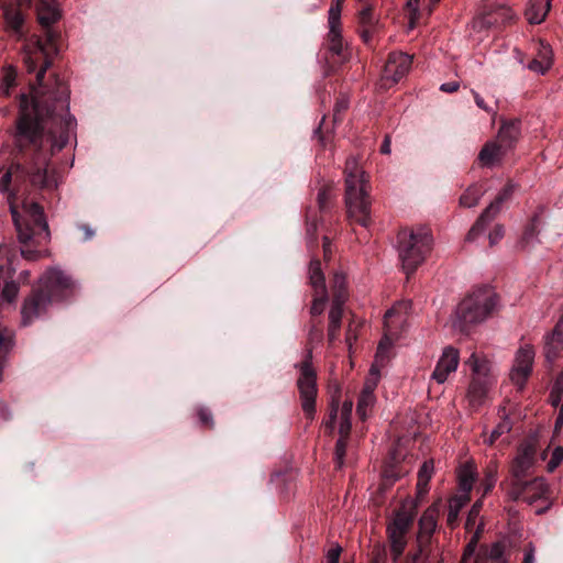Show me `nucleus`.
<instances>
[{
    "label": "nucleus",
    "mask_w": 563,
    "mask_h": 563,
    "mask_svg": "<svg viewBox=\"0 0 563 563\" xmlns=\"http://www.w3.org/2000/svg\"><path fill=\"white\" fill-rule=\"evenodd\" d=\"M20 1L35 7L43 35L32 34L25 43L24 66L35 74V80L30 84V95L19 96L13 157L0 176V191L7 195L18 234H51L43 207L27 196L57 188L51 158L68 143L76 120L69 113L68 86L55 73L47 76L59 52L60 33L52 29L59 19L55 0Z\"/></svg>",
    "instance_id": "obj_1"
},
{
    "label": "nucleus",
    "mask_w": 563,
    "mask_h": 563,
    "mask_svg": "<svg viewBox=\"0 0 563 563\" xmlns=\"http://www.w3.org/2000/svg\"><path fill=\"white\" fill-rule=\"evenodd\" d=\"M76 289L75 282L65 272L58 268L47 269L40 279L38 286L33 288L24 299L22 306V324L29 325L46 312L49 305L69 299Z\"/></svg>",
    "instance_id": "obj_2"
},
{
    "label": "nucleus",
    "mask_w": 563,
    "mask_h": 563,
    "mask_svg": "<svg viewBox=\"0 0 563 563\" xmlns=\"http://www.w3.org/2000/svg\"><path fill=\"white\" fill-rule=\"evenodd\" d=\"M499 302L498 295L489 286H481L465 296L457 305L453 327L462 333L470 330L496 311Z\"/></svg>",
    "instance_id": "obj_3"
},
{
    "label": "nucleus",
    "mask_w": 563,
    "mask_h": 563,
    "mask_svg": "<svg viewBox=\"0 0 563 563\" xmlns=\"http://www.w3.org/2000/svg\"><path fill=\"white\" fill-rule=\"evenodd\" d=\"M345 205L349 218L367 228L371 224L369 197L366 190L367 181L364 172L355 158H349L345 164Z\"/></svg>",
    "instance_id": "obj_4"
},
{
    "label": "nucleus",
    "mask_w": 563,
    "mask_h": 563,
    "mask_svg": "<svg viewBox=\"0 0 563 563\" xmlns=\"http://www.w3.org/2000/svg\"><path fill=\"white\" fill-rule=\"evenodd\" d=\"M398 253L407 276L415 273L431 252L433 239L430 229H401L397 234Z\"/></svg>",
    "instance_id": "obj_5"
},
{
    "label": "nucleus",
    "mask_w": 563,
    "mask_h": 563,
    "mask_svg": "<svg viewBox=\"0 0 563 563\" xmlns=\"http://www.w3.org/2000/svg\"><path fill=\"white\" fill-rule=\"evenodd\" d=\"M296 367L299 368L297 387L301 400V408L307 419L312 420L316 415V400L318 394L317 373L312 367V346L306 351L305 358Z\"/></svg>",
    "instance_id": "obj_6"
},
{
    "label": "nucleus",
    "mask_w": 563,
    "mask_h": 563,
    "mask_svg": "<svg viewBox=\"0 0 563 563\" xmlns=\"http://www.w3.org/2000/svg\"><path fill=\"white\" fill-rule=\"evenodd\" d=\"M413 518L405 510L395 514L394 519L387 526V537L390 545V554L394 562H398L407 547V533Z\"/></svg>",
    "instance_id": "obj_7"
},
{
    "label": "nucleus",
    "mask_w": 563,
    "mask_h": 563,
    "mask_svg": "<svg viewBox=\"0 0 563 563\" xmlns=\"http://www.w3.org/2000/svg\"><path fill=\"white\" fill-rule=\"evenodd\" d=\"M516 185L508 181L499 191L494 201L482 212L476 222L470 229L466 241L473 242L479 236L488 223L500 212L504 202L508 201L515 192Z\"/></svg>",
    "instance_id": "obj_8"
},
{
    "label": "nucleus",
    "mask_w": 563,
    "mask_h": 563,
    "mask_svg": "<svg viewBox=\"0 0 563 563\" xmlns=\"http://www.w3.org/2000/svg\"><path fill=\"white\" fill-rule=\"evenodd\" d=\"M412 65V57L407 53L391 52L388 54L380 76V88L389 89L407 76Z\"/></svg>",
    "instance_id": "obj_9"
},
{
    "label": "nucleus",
    "mask_w": 563,
    "mask_h": 563,
    "mask_svg": "<svg viewBox=\"0 0 563 563\" xmlns=\"http://www.w3.org/2000/svg\"><path fill=\"white\" fill-rule=\"evenodd\" d=\"M10 250L0 245V305L11 303L19 291V285L12 279L14 268L11 267Z\"/></svg>",
    "instance_id": "obj_10"
},
{
    "label": "nucleus",
    "mask_w": 563,
    "mask_h": 563,
    "mask_svg": "<svg viewBox=\"0 0 563 563\" xmlns=\"http://www.w3.org/2000/svg\"><path fill=\"white\" fill-rule=\"evenodd\" d=\"M309 278H310V283H311L312 287L316 289V291L321 294L319 297H316L313 299L311 308H310V314H311V318L320 319V316L322 314L324 307H325L327 296H325V279H324V275L321 271V263L319 260H312L310 262Z\"/></svg>",
    "instance_id": "obj_11"
},
{
    "label": "nucleus",
    "mask_w": 563,
    "mask_h": 563,
    "mask_svg": "<svg viewBox=\"0 0 563 563\" xmlns=\"http://www.w3.org/2000/svg\"><path fill=\"white\" fill-rule=\"evenodd\" d=\"M533 360L534 350L531 345H525L518 350L510 374L514 384L519 387H523L532 372Z\"/></svg>",
    "instance_id": "obj_12"
},
{
    "label": "nucleus",
    "mask_w": 563,
    "mask_h": 563,
    "mask_svg": "<svg viewBox=\"0 0 563 563\" xmlns=\"http://www.w3.org/2000/svg\"><path fill=\"white\" fill-rule=\"evenodd\" d=\"M543 355L549 364L554 363L563 355V316L559 319L553 330L544 335Z\"/></svg>",
    "instance_id": "obj_13"
},
{
    "label": "nucleus",
    "mask_w": 563,
    "mask_h": 563,
    "mask_svg": "<svg viewBox=\"0 0 563 563\" xmlns=\"http://www.w3.org/2000/svg\"><path fill=\"white\" fill-rule=\"evenodd\" d=\"M548 494V485L543 478L537 477L526 482L518 490L511 489L510 495L514 499H521L532 505L539 499L545 498Z\"/></svg>",
    "instance_id": "obj_14"
},
{
    "label": "nucleus",
    "mask_w": 563,
    "mask_h": 563,
    "mask_svg": "<svg viewBox=\"0 0 563 563\" xmlns=\"http://www.w3.org/2000/svg\"><path fill=\"white\" fill-rule=\"evenodd\" d=\"M459 360V351L452 346H446L437 363L432 377L440 384L444 383L449 374L456 371Z\"/></svg>",
    "instance_id": "obj_15"
},
{
    "label": "nucleus",
    "mask_w": 563,
    "mask_h": 563,
    "mask_svg": "<svg viewBox=\"0 0 563 563\" xmlns=\"http://www.w3.org/2000/svg\"><path fill=\"white\" fill-rule=\"evenodd\" d=\"M407 302H400L398 305L393 306L388 309L384 316V339L379 342L378 349H383L385 342L391 343L394 336L397 334V327L405 321V318L401 316V310L407 309Z\"/></svg>",
    "instance_id": "obj_16"
},
{
    "label": "nucleus",
    "mask_w": 563,
    "mask_h": 563,
    "mask_svg": "<svg viewBox=\"0 0 563 563\" xmlns=\"http://www.w3.org/2000/svg\"><path fill=\"white\" fill-rule=\"evenodd\" d=\"M4 21L9 31L14 35L19 41H23V57L25 56V43L31 38V35H27V30L25 27V19L20 9L16 8H7L4 10Z\"/></svg>",
    "instance_id": "obj_17"
},
{
    "label": "nucleus",
    "mask_w": 563,
    "mask_h": 563,
    "mask_svg": "<svg viewBox=\"0 0 563 563\" xmlns=\"http://www.w3.org/2000/svg\"><path fill=\"white\" fill-rule=\"evenodd\" d=\"M490 385V377H472L467 391V397L470 400V405L473 408L481 406L485 401Z\"/></svg>",
    "instance_id": "obj_18"
},
{
    "label": "nucleus",
    "mask_w": 563,
    "mask_h": 563,
    "mask_svg": "<svg viewBox=\"0 0 563 563\" xmlns=\"http://www.w3.org/2000/svg\"><path fill=\"white\" fill-rule=\"evenodd\" d=\"M342 297L336 300H332L331 309L329 312V324H328V341L329 344H333L340 336V330L342 324L343 308Z\"/></svg>",
    "instance_id": "obj_19"
},
{
    "label": "nucleus",
    "mask_w": 563,
    "mask_h": 563,
    "mask_svg": "<svg viewBox=\"0 0 563 563\" xmlns=\"http://www.w3.org/2000/svg\"><path fill=\"white\" fill-rule=\"evenodd\" d=\"M457 483L460 494L470 496L474 482L477 478V467L472 461L461 464L457 468Z\"/></svg>",
    "instance_id": "obj_20"
},
{
    "label": "nucleus",
    "mask_w": 563,
    "mask_h": 563,
    "mask_svg": "<svg viewBox=\"0 0 563 563\" xmlns=\"http://www.w3.org/2000/svg\"><path fill=\"white\" fill-rule=\"evenodd\" d=\"M552 0H529L525 15L529 23L540 24L543 22L551 9Z\"/></svg>",
    "instance_id": "obj_21"
},
{
    "label": "nucleus",
    "mask_w": 563,
    "mask_h": 563,
    "mask_svg": "<svg viewBox=\"0 0 563 563\" xmlns=\"http://www.w3.org/2000/svg\"><path fill=\"white\" fill-rule=\"evenodd\" d=\"M519 134H520V121L519 120L504 121L499 129V132H498L499 143L506 150H508L517 141Z\"/></svg>",
    "instance_id": "obj_22"
},
{
    "label": "nucleus",
    "mask_w": 563,
    "mask_h": 563,
    "mask_svg": "<svg viewBox=\"0 0 563 563\" xmlns=\"http://www.w3.org/2000/svg\"><path fill=\"white\" fill-rule=\"evenodd\" d=\"M509 10L507 8L500 7L495 12H487L483 14L481 18L474 21L475 30H484L490 29L499 23V19L501 22H506L509 19Z\"/></svg>",
    "instance_id": "obj_23"
},
{
    "label": "nucleus",
    "mask_w": 563,
    "mask_h": 563,
    "mask_svg": "<svg viewBox=\"0 0 563 563\" xmlns=\"http://www.w3.org/2000/svg\"><path fill=\"white\" fill-rule=\"evenodd\" d=\"M506 148L497 142H487L478 154V159L484 166H492L505 154Z\"/></svg>",
    "instance_id": "obj_24"
},
{
    "label": "nucleus",
    "mask_w": 563,
    "mask_h": 563,
    "mask_svg": "<svg viewBox=\"0 0 563 563\" xmlns=\"http://www.w3.org/2000/svg\"><path fill=\"white\" fill-rule=\"evenodd\" d=\"M376 386V383L369 384L366 383L363 390L360 394L357 407H356V413L362 420H365L367 418V410L371 409L375 401L374 396V388Z\"/></svg>",
    "instance_id": "obj_25"
},
{
    "label": "nucleus",
    "mask_w": 563,
    "mask_h": 563,
    "mask_svg": "<svg viewBox=\"0 0 563 563\" xmlns=\"http://www.w3.org/2000/svg\"><path fill=\"white\" fill-rule=\"evenodd\" d=\"M435 528L437 519L434 512L432 510L424 511L419 520L418 543L422 541L429 542Z\"/></svg>",
    "instance_id": "obj_26"
},
{
    "label": "nucleus",
    "mask_w": 563,
    "mask_h": 563,
    "mask_svg": "<svg viewBox=\"0 0 563 563\" xmlns=\"http://www.w3.org/2000/svg\"><path fill=\"white\" fill-rule=\"evenodd\" d=\"M18 86V71L15 67L7 65L2 68L0 80V96L10 97L13 89Z\"/></svg>",
    "instance_id": "obj_27"
},
{
    "label": "nucleus",
    "mask_w": 563,
    "mask_h": 563,
    "mask_svg": "<svg viewBox=\"0 0 563 563\" xmlns=\"http://www.w3.org/2000/svg\"><path fill=\"white\" fill-rule=\"evenodd\" d=\"M533 460H514L511 472L514 474V487L512 489L518 490L526 483L523 477L533 465Z\"/></svg>",
    "instance_id": "obj_28"
},
{
    "label": "nucleus",
    "mask_w": 563,
    "mask_h": 563,
    "mask_svg": "<svg viewBox=\"0 0 563 563\" xmlns=\"http://www.w3.org/2000/svg\"><path fill=\"white\" fill-rule=\"evenodd\" d=\"M352 423L351 418H341L339 434L340 438L335 444V457H344L346 454V442L351 432Z\"/></svg>",
    "instance_id": "obj_29"
},
{
    "label": "nucleus",
    "mask_w": 563,
    "mask_h": 563,
    "mask_svg": "<svg viewBox=\"0 0 563 563\" xmlns=\"http://www.w3.org/2000/svg\"><path fill=\"white\" fill-rule=\"evenodd\" d=\"M540 223V218L538 214H534L530 222L527 224L521 239L518 242V247L520 250H527L530 245H532L533 240L538 236V225Z\"/></svg>",
    "instance_id": "obj_30"
},
{
    "label": "nucleus",
    "mask_w": 563,
    "mask_h": 563,
    "mask_svg": "<svg viewBox=\"0 0 563 563\" xmlns=\"http://www.w3.org/2000/svg\"><path fill=\"white\" fill-rule=\"evenodd\" d=\"M434 464L433 460H424L418 472L417 490L419 494H424L428 490V483L433 474Z\"/></svg>",
    "instance_id": "obj_31"
},
{
    "label": "nucleus",
    "mask_w": 563,
    "mask_h": 563,
    "mask_svg": "<svg viewBox=\"0 0 563 563\" xmlns=\"http://www.w3.org/2000/svg\"><path fill=\"white\" fill-rule=\"evenodd\" d=\"M484 192L485 189L481 185L474 184L470 186L460 198L461 206L467 208L476 206Z\"/></svg>",
    "instance_id": "obj_32"
},
{
    "label": "nucleus",
    "mask_w": 563,
    "mask_h": 563,
    "mask_svg": "<svg viewBox=\"0 0 563 563\" xmlns=\"http://www.w3.org/2000/svg\"><path fill=\"white\" fill-rule=\"evenodd\" d=\"M466 363L473 372V377H489V362L486 358H482L476 353H473Z\"/></svg>",
    "instance_id": "obj_33"
},
{
    "label": "nucleus",
    "mask_w": 563,
    "mask_h": 563,
    "mask_svg": "<svg viewBox=\"0 0 563 563\" xmlns=\"http://www.w3.org/2000/svg\"><path fill=\"white\" fill-rule=\"evenodd\" d=\"M329 29H330L329 33H328L329 49L333 54L340 55L343 49L341 25H329Z\"/></svg>",
    "instance_id": "obj_34"
},
{
    "label": "nucleus",
    "mask_w": 563,
    "mask_h": 563,
    "mask_svg": "<svg viewBox=\"0 0 563 563\" xmlns=\"http://www.w3.org/2000/svg\"><path fill=\"white\" fill-rule=\"evenodd\" d=\"M468 500L470 496L465 494H459L450 500L448 514V521L450 523L457 518L460 510L468 503Z\"/></svg>",
    "instance_id": "obj_35"
},
{
    "label": "nucleus",
    "mask_w": 563,
    "mask_h": 563,
    "mask_svg": "<svg viewBox=\"0 0 563 563\" xmlns=\"http://www.w3.org/2000/svg\"><path fill=\"white\" fill-rule=\"evenodd\" d=\"M14 334L8 328H0V358L5 361L7 355L14 344Z\"/></svg>",
    "instance_id": "obj_36"
},
{
    "label": "nucleus",
    "mask_w": 563,
    "mask_h": 563,
    "mask_svg": "<svg viewBox=\"0 0 563 563\" xmlns=\"http://www.w3.org/2000/svg\"><path fill=\"white\" fill-rule=\"evenodd\" d=\"M196 416L198 418L199 426L203 429L211 430L214 428V420L211 410L203 406H197Z\"/></svg>",
    "instance_id": "obj_37"
},
{
    "label": "nucleus",
    "mask_w": 563,
    "mask_h": 563,
    "mask_svg": "<svg viewBox=\"0 0 563 563\" xmlns=\"http://www.w3.org/2000/svg\"><path fill=\"white\" fill-rule=\"evenodd\" d=\"M323 340V325L320 319L311 318L308 333V344L320 343Z\"/></svg>",
    "instance_id": "obj_38"
},
{
    "label": "nucleus",
    "mask_w": 563,
    "mask_h": 563,
    "mask_svg": "<svg viewBox=\"0 0 563 563\" xmlns=\"http://www.w3.org/2000/svg\"><path fill=\"white\" fill-rule=\"evenodd\" d=\"M349 98L345 95H340L336 98L334 108H333V124L341 123L343 120L344 112L349 109Z\"/></svg>",
    "instance_id": "obj_39"
},
{
    "label": "nucleus",
    "mask_w": 563,
    "mask_h": 563,
    "mask_svg": "<svg viewBox=\"0 0 563 563\" xmlns=\"http://www.w3.org/2000/svg\"><path fill=\"white\" fill-rule=\"evenodd\" d=\"M332 288H333V299L332 300H336L340 297H342L341 299H342V307H343L344 302L346 300L347 294H346V288H345V280L342 275H339V274L334 275Z\"/></svg>",
    "instance_id": "obj_40"
},
{
    "label": "nucleus",
    "mask_w": 563,
    "mask_h": 563,
    "mask_svg": "<svg viewBox=\"0 0 563 563\" xmlns=\"http://www.w3.org/2000/svg\"><path fill=\"white\" fill-rule=\"evenodd\" d=\"M536 58H539L543 65L547 64L548 68L552 66L553 52L547 42H539L538 54Z\"/></svg>",
    "instance_id": "obj_41"
},
{
    "label": "nucleus",
    "mask_w": 563,
    "mask_h": 563,
    "mask_svg": "<svg viewBox=\"0 0 563 563\" xmlns=\"http://www.w3.org/2000/svg\"><path fill=\"white\" fill-rule=\"evenodd\" d=\"M360 26H377V20L373 15V7L366 4L358 13Z\"/></svg>",
    "instance_id": "obj_42"
},
{
    "label": "nucleus",
    "mask_w": 563,
    "mask_h": 563,
    "mask_svg": "<svg viewBox=\"0 0 563 563\" xmlns=\"http://www.w3.org/2000/svg\"><path fill=\"white\" fill-rule=\"evenodd\" d=\"M512 428V422L509 418L505 417L493 430L490 434V443H494L497 439H499L503 434L508 433Z\"/></svg>",
    "instance_id": "obj_43"
},
{
    "label": "nucleus",
    "mask_w": 563,
    "mask_h": 563,
    "mask_svg": "<svg viewBox=\"0 0 563 563\" xmlns=\"http://www.w3.org/2000/svg\"><path fill=\"white\" fill-rule=\"evenodd\" d=\"M483 503L482 500H477L468 511L465 528L472 529V527L475 525L477 517L479 516L481 509H482Z\"/></svg>",
    "instance_id": "obj_44"
},
{
    "label": "nucleus",
    "mask_w": 563,
    "mask_h": 563,
    "mask_svg": "<svg viewBox=\"0 0 563 563\" xmlns=\"http://www.w3.org/2000/svg\"><path fill=\"white\" fill-rule=\"evenodd\" d=\"M341 3H332L329 10V25H341Z\"/></svg>",
    "instance_id": "obj_45"
},
{
    "label": "nucleus",
    "mask_w": 563,
    "mask_h": 563,
    "mask_svg": "<svg viewBox=\"0 0 563 563\" xmlns=\"http://www.w3.org/2000/svg\"><path fill=\"white\" fill-rule=\"evenodd\" d=\"M377 31V26H360L358 33L363 42L372 46L373 44V36Z\"/></svg>",
    "instance_id": "obj_46"
},
{
    "label": "nucleus",
    "mask_w": 563,
    "mask_h": 563,
    "mask_svg": "<svg viewBox=\"0 0 563 563\" xmlns=\"http://www.w3.org/2000/svg\"><path fill=\"white\" fill-rule=\"evenodd\" d=\"M419 2L420 0H408L406 2V10L410 15V24L413 26L416 20L419 19Z\"/></svg>",
    "instance_id": "obj_47"
},
{
    "label": "nucleus",
    "mask_w": 563,
    "mask_h": 563,
    "mask_svg": "<svg viewBox=\"0 0 563 563\" xmlns=\"http://www.w3.org/2000/svg\"><path fill=\"white\" fill-rule=\"evenodd\" d=\"M504 234H505L504 227L496 225L494 228V230L488 235L490 246H494L495 244H497L503 239Z\"/></svg>",
    "instance_id": "obj_48"
},
{
    "label": "nucleus",
    "mask_w": 563,
    "mask_h": 563,
    "mask_svg": "<svg viewBox=\"0 0 563 563\" xmlns=\"http://www.w3.org/2000/svg\"><path fill=\"white\" fill-rule=\"evenodd\" d=\"M342 548L336 545L330 549L327 553V563H339Z\"/></svg>",
    "instance_id": "obj_49"
},
{
    "label": "nucleus",
    "mask_w": 563,
    "mask_h": 563,
    "mask_svg": "<svg viewBox=\"0 0 563 563\" xmlns=\"http://www.w3.org/2000/svg\"><path fill=\"white\" fill-rule=\"evenodd\" d=\"M528 68L532 71L544 74L549 68L547 67V64H542L539 58H533L529 64Z\"/></svg>",
    "instance_id": "obj_50"
},
{
    "label": "nucleus",
    "mask_w": 563,
    "mask_h": 563,
    "mask_svg": "<svg viewBox=\"0 0 563 563\" xmlns=\"http://www.w3.org/2000/svg\"><path fill=\"white\" fill-rule=\"evenodd\" d=\"M550 402L553 407H559L561 406V404L563 402L562 401V398H563V391L561 390H555V388L552 387L551 391H550Z\"/></svg>",
    "instance_id": "obj_51"
},
{
    "label": "nucleus",
    "mask_w": 563,
    "mask_h": 563,
    "mask_svg": "<svg viewBox=\"0 0 563 563\" xmlns=\"http://www.w3.org/2000/svg\"><path fill=\"white\" fill-rule=\"evenodd\" d=\"M336 416H338V406H332L330 415H329V420H327L324 423L325 428L329 429L330 431H332L334 428Z\"/></svg>",
    "instance_id": "obj_52"
},
{
    "label": "nucleus",
    "mask_w": 563,
    "mask_h": 563,
    "mask_svg": "<svg viewBox=\"0 0 563 563\" xmlns=\"http://www.w3.org/2000/svg\"><path fill=\"white\" fill-rule=\"evenodd\" d=\"M329 196L327 190L322 189L318 192V205L321 211H324L327 209V202H328Z\"/></svg>",
    "instance_id": "obj_53"
},
{
    "label": "nucleus",
    "mask_w": 563,
    "mask_h": 563,
    "mask_svg": "<svg viewBox=\"0 0 563 563\" xmlns=\"http://www.w3.org/2000/svg\"><path fill=\"white\" fill-rule=\"evenodd\" d=\"M534 443H536L534 438L528 439L522 457H531L536 454Z\"/></svg>",
    "instance_id": "obj_54"
},
{
    "label": "nucleus",
    "mask_w": 563,
    "mask_h": 563,
    "mask_svg": "<svg viewBox=\"0 0 563 563\" xmlns=\"http://www.w3.org/2000/svg\"><path fill=\"white\" fill-rule=\"evenodd\" d=\"M428 542H426V541H422L421 543H418V550L415 553L409 555L410 563H418L420 556L422 555L423 547Z\"/></svg>",
    "instance_id": "obj_55"
},
{
    "label": "nucleus",
    "mask_w": 563,
    "mask_h": 563,
    "mask_svg": "<svg viewBox=\"0 0 563 563\" xmlns=\"http://www.w3.org/2000/svg\"><path fill=\"white\" fill-rule=\"evenodd\" d=\"M459 88H460L459 82L451 81V82L442 84L440 87V90H442L444 92H455V91H457Z\"/></svg>",
    "instance_id": "obj_56"
},
{
    "label": "nucleus",
    "mask_w": 563,
    "mask_h": 563,
    "mask_svg": "<svg viewBox=\"0 0 563 563\" xmlns=\"http://www.w3.org/2000/svg\"><path fill=\"white\" fill-rule=\"evenodd\" d=\"M473 95H474V101L476 103V106L483 110H485L486 112H490V109L488 108V106L486 104L485 100L483 97H481L477 92L473 91Z\"/></svg>",
    "instance_id": "obj_57"
},
{
    "label": "nucleus",
    "mask_w": 563,
    "mask_h": 563,
    "mask_svg": "<svg viewBox=\"0 0 563 563\" xmlns=\"http://www.w3.org/2000/svg\"><path fill=\"white\" fill-rule=\"evenodd\" d=\"M79 229L84 232V241H88L95 235V231L88 224H80Z\"/></svg>",
    "instance_id": "obj_58"
},
{
    "label": "nucleus",
    "mask_w": 563,
    "mask_h": 563,
    "mask_svg": "<svg viewBox=\"0 0 563 563\" xmlns=\"http://www.w3.org/2000/svg\"><path fill=\"white\" fill-rule=\"evenodd\" d=\"M380 153L382 154H389L390 153V136L386 135L382 145H380Z\"/></svg>",
    "instance_id": "obj_59"
},
{
    "label": "nucleus",
    "mask_w": 563,
    "mask_h": 563,
    "mask_svg": "<svg viewBox=\"0 0 563 563\" xmlns=\"http://www.w3.org/2000/svg\"><path fill=\"white\" fill-rule=\"evenodd\" d=\"M495 476L493 474H489L486 479V483L484 484V494H487L493 488V486L495 485Z\"/></svg>",
    "instance_id": "obj_60"
},
{
    "label": "nucleus",
    "mask_w": 563,
    "mask_h": 563,
    "mask_svg": "<svg viewBox=\"0 0 563 563\" xmlns=\"http://www.w3.org/2000/svg\"><path fill=\"white\" fill-rule=\"evenodd\" d=\"M352 412V402H344L342 407L341 418L351 417Z\"/></svg>",
    "instance_id": "obj_61"
},
{
    "label": "nucleus",
    "mask_w": 563,
    "mask_h": 563,
    "mask_svg": "<svg viewBox=\"0 0 563 563\" xmlns=\"http://www.w3.org/2000/svg\"><path fill=\"white\" fill-rule=\"evenodd\" d=\"M552 387L555 388V390L563 391V371L556 376Z\"/></svg>",
    "instance_id": "obj_62"
},
{
    "label": "nucleus",
    "mask_w": 563,
    "mask_h": 563,
    "mask_svg": "<svg viewBox=\"0 0 563 563\" xmlns=\"http://www.w3.org/2000/svg\"><path fill=\"white\" fill-rule=\"evenodd\" d=\"M521 563H534V550L531 548L526 551L523 561Z\"/></svg>",
    "instance_id": "obj_63"
},
{
    "label": "nucleus",
    "mask_w": 563,
    "mask_h": 563,
    "mask_svg": "<svg viewBox=\"0 0 563 563\" xmlns=\"http://www.w3.org/2000/svg\"><path fill=\"white\" fill-rule=\"evenodd\" d=\"M324 122H325V117L322 118L318 129L314 132L319 136L320 141L324 140V134H323Z\"/></svg>",
    "instance_id": "obj_64"
}]
</instances>
